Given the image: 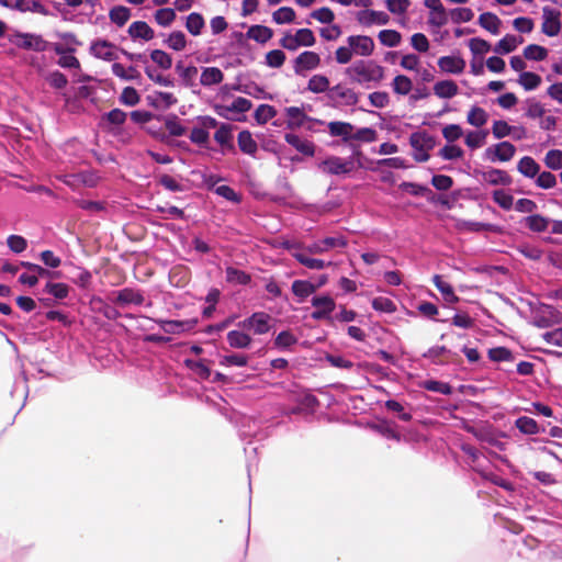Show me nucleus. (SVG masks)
<instances>
[{"label": "nucleus", "instance_id": "f257e3e1", "mask_svg": "<svg viewBox=\"0 0 562 562\" xmlns=\"http://www.w3.org/2000/svg\"><path fill=\"white\" fill-rule=\"evenodd\" d=\"M346 75L350 77L353 82H380L384 78V68L372 61L359 60L346 69Z\"/></svg>", "mask_w": 562, "mask_h": 562}, {"label": "nucleus", "instance_id": "f03ea898", "mask_svg": "<svg viewBox=\"0 0 562 562\" xmlns=\"http://www.w3.org/2000/svg\"><path fill=\"white\" fill-rule=\"evenodd\" d=\"M328 102L334 108L355 106L360 100V93L344 82H339L328 90Z\"/></svg>", "mask_w": 562, "mask_h": 562}, {"label": "nucleus", "instance_id": "7ed1b4c3", "mask_svg": "<svg viewBox=\"0 0 562 562\" xmlns=\"http://www.w3.org/2000/svg\"><path fill=\"white\" fill-rule=\"evenodd\" d=\"M321 56L312 50L301 53L293 61V69L296 75H304L305 71H311L319 67Z\"/></svg>", "mask_w": 562, "mask_h": 562}, {"label": "nucleus", "instance_id": "20e7f679", "mask_svg": "<svg viewBox=\"0 0 562 562\" xmlns=\"http://www.w3.org/2000/svg\"><path fill=\"white\" fill-rule=\"evenodd\" d=\"M322 171L329 175H346L353 170V162L337 156H331L319 164Z\"/></svg>", "mask_w": 562, "mask_h": 562}, {"label": "nucleus", "instance_id": "39448f33", "mask_svg": "<svg viewBox=\"0 0 562 562\" xmlns=\"http://www.w3.org/2000/svg\"><path fill=\"white\" fill-rule=\"evenodd\" d=\"M543 22L541 25L542 32L548 36H555L561 30V12L550 7L542 9Z\"/></svg>", "mask_w": 562, "mask_h": 562}, {"label": "nucleus", "instance_id": "423d86ee", "mask_svg": "<svg viewBox=\"0 0 562 562\" xmlns=\"http://www.w3.org/2000/svg\"><path fill=\"white\" fill-rule=\"evenodd\" d=\"M115 49V45L108 40L98 38L90 45V54L95 58L103 59L105 61H113L117 59Z\"/></svg>", "mask_w": 562, "mask_h": 562}, {"label": "nucleus", "instance_id": "0eeeda50", "mask_svg": "<svg viewBox=\"0 0 562 562\" xmlns=\"http://www.w3.org/2000/svg\"><path fill=\"white\" fill-rule=\"evenodd\" d=\"M113 294L115 297L112 299V302L122 307L130 304L142 305L145 302L143 292L133 288H124Z\"/></svg>", "mask_w": 562, "mask_h": 562}, {"label": "nucleus", "instance_id": "6e6552de", "mask_svg": "<svg viewBox=\"0 0 562 562\" xmlns=\"http://www.w3.org/2000/svg\"><path fill=\"white\" fill-rule=\"evenodd\" d=\"M312 305L315 307V311L311 316L315 321L327 318L336 307L334 299L329 295L314 296L312 299Z\"/></svg>", "mask_w": 562, "mask_h": 562}, {"label": "nucleus", "instance_id": "1a4fd4ad", "mask_svg": "<svg viewBox=\"0 0 562 562\" xmlns=\"http://www.w3.org/2000/svg\"><path fill=\"white\" fill-rule=\"evenodd\" d=\"M348 45L353 53L360 56H370L374 50V42L367 35H351L347 38Z\"/></svg>", "mask_w": 562, "mask_h": 562}, {"label": "nucleus", "instance_id": "9d476101", "mask_svg": "<svg viewBox=\"0 0 562 562\" xmlns=\"http://www.w3.org/2000/svg\"><path fill=\"white\" fill-rule=\"evenodd\" d=\"M271 319L270 315L258 312L254 313L250 317L246 318L241 325L245 328L252 329L255 334L262 335L269 331L270 325L269 321Z\"/></svg>", "mask_w": 562, "mask_h": 562}, {"label": "nucleus", "instance_id": "9b49d317", "mask_svg": "<svg viewBox=\"0 0 562 562\" xmlns=\"http://www.w3.org/2000/svg\"><path fill=\"white\" fill-rule=\"evenodd\" d=\"M515 153L516 147L506 140L486 149V155L492 161H509L514 157Z\"/></svg>", "mask_w": 562, "mask_h": 562}, {"label": "nucleus", "instance_id": "f8f14e48", "mask_svg": "<svg viewBox=\"0 0 562 562\" xmlns=\"http://www.w3.org/2000/svg\"><path fill=\"white\" fill-rule=\"evenodd\" d=\"M286 116V127L289 130H297L304 125L306 121H312L302 108L289 106L284 109Z\"/></svg>", "mask_w": 562, "mask_h": 562}, {"label": "nucleus", "instance_id": "ddd939ff", "mask_svg": "<svg viewBox=\"0 0 562 562\" xmlns=\"http://www.w3.org/2000/svg\"><path fill=\"white\" fill-rule=\"evenodd\" d=\"M357 20L366 26L372 24L385 25L389 23L390 16L383 11L362 10L358 12Z\"/></svg>", "mask_w": 562, "mask_h": 562}, {"label": "nucleus", "instance_id": "4468645a", "mask_svg": "<svg viewBox=\"0 0 562 562\" xmlns=\"http://www.w3.org/2000/svg\"><path fill=\"white\" fill-rule=\"evenodd\" d=\"M127 34L134 41H151L155 37V31L145 21H135L130 24Z\"/></svg>", "mask_w": 562, "mask_h": 562}, {"label": "nucleus", "instance_id": "2eb2a0df", "mask_svg": "<svg viewBox=\"0 0 562 562\" xmlns=\"http://www.w3.org/2000/svg\"><path fill=\"white\" fill-rule=\"evenodd\" d=\"M409 144L415 151H429L436 145L435 137L427 132H415L409 137Z\"/></svg>", "mask_w": 562, "mask_h": 562}, {"label": "nucleus", "instance_id": "dca6fc26", "mask_svg": "<svg viewBox=\"0 0 562 562\" xmlns=\"http://www.w3.org/2000/svg\"><path fill=\"white\" fill-rule=\"evenodd\" d=\"M438 67L448 74H461L465 68V60L460 56H442L438 59Z\"/></svg>", "mask_w": 562, "mask_h": 562}, {"label": "nucleus", "instance_id": "f3484780", "mask_svg": "<svg viewBox=\"0 0 562 562\" xmlns=\"http://www.w3.org/2000/svg\"><path fill=\"white\" fill-rule=\"evenodd\" d=\"M251 108L252 103L250 100L238 97L232 102L231 105H216L215 111L220 116L228 119L225 112L245 113L248 112Z\"/></svg>", "mask_w": 562, "mask_h": 562}, {"label": "nucleus", "instance_id": "a211bd4d", "mask_svg": "<svg viewBox=\"0 0 562 562\" xmlns=\"http://www.w3.org/2000/svg\"><path fill=\"white\" fill-rule=\"evenodd\" d=\"M284 139L301 154L305 156H314L315 145L312 142L302 139L299 135L292 133L285 134Z\"/></svg>", "mask_w": 562, "mask_h": 562}, {"label": "nucleus", "instance_id": "6ab92c4d", "mask_svg": "<svg viewBox=\"0 0 562 562\" xmlns=\"http://www.w3.org/2000/svg\"><path fill=\"white\" fill-rule=\"evenodd\" d=\"M353 130V125L349 122L333 121L328 123L329 134L341 137L344 142L351 140Z\"/></svg>", "mask_w": 562, "mask_h": 562}, {"label": "nucleus", "instance_id": "aec40b11", "mask_svg": "<svg viewBox=\"0 0 562 562\" xmlns=\"http://www.w3.org/2000/svg\"><path fill=\"white\" fill-rule=\"evenodd\" d=\"M434 93L440 99H451L459 93V88L451 79L441 80L435 83Z\"/></svg>", "mask_w": 562, "mask_h": 562}, {"label": "nucleus", "instance_id": "412c9836", "mask_svg": "<svg viewBox=\"0 0 562 562\" xmlns=\"http://www.w3.org/2000/svg\"><path fill=\"white\" fill-rule=\"evenodd\" d=\"M330 81L328 79V77H326L325 75H321V74H317V75H313L308 82H307V87L306 89L312 92V93H315V94H319V93H326V98L328 97V90H330Z\"/></svg>", "mask_w": 562, "mask_h": 562}, {"label": "nucleus", "instance_id": "4be33fe9", "mask_svg": "<svg viewBox=\"0 0 562 562\" xmlns=\"http://www.w3.org/2000/svg\"><path fill=\"white\" fill-rule=\"evenodd\" d=\"M483 180L493 186H509L513 182L512 177L504 170L490 169L482 175Z\"/></svg>", "mask_w": 562, "mask_h": 562}, {"label": "nucleus", "instance_id": "5701e85b", "mask_svg": "<svg viewBox=\"0 0 562 562\" xmlns=\"http://www.w3.org/2000/svg\"><path fill=\"white\" fill-rule=\"evenodd\" d=\"M524 42L522 37H516L515 35L507 34L494 47V52L501 55L509 54L514 52L518 44Z\"/></svg>", "mask_w": 562, "mask_h": 562}, {"label": "nucleus", "instance_id": "b1692460", "mask_svg": "<svg viewBox=\"0 0 562 562\" xmlns=\"http://www.w3.org/2000/svg\"><path fill=\"white\" fill-rule=\"evenodd\" d=\"M450 353V350L445 346H434L424 353V358L430 360L434 364H445L449 362Z\"/></svg>", "mask_w": 562, "mask_h": 562}, {"label": "nucleus", "instance_id": "393cba45", "mask_svg": "<svg viewBox=\"0 0 562 562\" xmlns=\"http://www.w3.org/2000/svg\"><path fill=\"white\" fill-rule=\"evenodd\" d=\"M158 323L167 334H179L192 329L196 321H158Z\"/></svg>", "mask_w": 562, "mask_h": 562}, {"label": "nucleus", "instance_id": "a878e982", "mask_svg": "<svg viewBox=\"0 0 562 562\" xmlns=\"http://www.w3.org/2000/svg\"><path fill=\"white\" fill-rule=\"evenodd\" d=\"M224 74L217 67H205L202 70L200 82L204 87L218 85L223 81Z\"/></svg>", "mask_w": 562, "mask_h": 562}, {"label": "nucleus", "instance_id": "bb28decb", "mask_svg": "<svg viewBox=\"0 0 562 562\" xmlns=\"http://www.w3.org/2000/svg\"><path fill=\"white\" fill-rule=\"evenodd\" d=\"M432 283L448 303L459 302V296L456 295L452 285L443 281L441 276H434Z\"/></svg>", "mask_w": 562, "mask_h": 562}, {"label": "nucleus", "instance_id": "cd10ccee", "mask_svg": "<svg viewBox=\"0 0 562 562\" xmlns=\"http://www.w3.org/2000/svg\"><path fill=\"white\" fill-rule=\"evenodd\" d=\"M246 36L250 40L256 41L257 43L263 44L272 38L273 31L268 26L257 24L251 25L248 29Z\"/></svg>", "mask_w": 562, "mask_h": 562}, {"label": "nucleus", "instance_id": "c85d7f7f", "mask_svg": "<svg viewBox=\"0 0 562 562\" xmlns=\"http://www.w3.org/2000/svg\"><path fill=\"white\" fill-rule=\"evenodd\" d=\"M479 24L484 30L497 35L499 33L502 21L496 14L492 12H484L479 16Z\"/></svg>", "mask_w": 562, "mask_h": 562}, {"label": "nucleus", "instance_id": "c756f323", "mask_svg": "<svg viewBox=\"0 0 562 562\" xmlns=\"http://www.w3.org/2000/svg\"><path fill=\"white\" fill-rule=\"evenodd\" d=\"M517 170L527 178H535L539 173L540 166L532 157L525 156L518 161Z\"/></svg>", "mask_w": 562, "mask_h": 562}, {"label": "nucleus", "instance_id": "7c9ffc66", "mask_svg": "<svg viewBox=\"0 0 562 562\" xmlns=\"http://www.w3.org/2000/svg\"><path fill=\"white\" fill-rule=\"evenodd\" d=\"M237 143L239 149L247 154L254 156L257 153L258 146L256 140L252 138V135L249 131H241L238 134Z\"/></svg>", "mask_w": 562, "mask_h": 562}, {"label": "nucleus", "instance_id": "2f4dec72", "mask_svg": "<svg viewBox=\"0 0 562 562\" xmlns=\"http://www.w3.org/2000/svg\"><path fill=\"white\" fill-rule=\"evenodd\" d=\"M131 18V9L124 5H115L109 11L110 21L119 27L124 26Z\"/></svg>", "mask_w": 562, "mask_h": 562}, {"label": "nucleus", "instance_id": "473e14b6", "mask_svg": "<svg viewBox=\"0 0 562 562\" xmlns=\"http://www.w3.org/2000/svg\"><path fill=\"white\" fill-rule=\"evenodd\" d=\"M227 341L232 348L244 349L250 346L251 337L239 330H231L227 334Z\"/></svg>", "mask_w": 562, "mask_h": 562}, {"label": "nucleus", "instance_id": "72a5a7b5", "mask_svg": "<svg viewBox=\"0 0 562 562\" xmlns=\"http://www.w3.org/2000/svg\"><path fill=\"white\" fill-rule=\"evenodd\" d=\"M293 257L303 266L313 270H321L326 266H330L331 262H325L324 260L311 258L306 251H300L293 254Z\"/></svg>", "mask_w": 562, "mask_h": 562}, {"label": "nucleus", "instance_id": "f704fd0d", "mask_svg": "<svg viewBox=\"0 0 562 562\" xmlns=\"http://www.w3.org/2000/svg\"><path fill=\"white\" fill-rule=\"evenodd\" d=\"M56 54L60 55L58 65L63 68H80V63L76 56L68 54L66 49L60 46H56ZM69 53H74L72 48L68 49Z\"/></svg>", "mask_w": 562, "mask_h": 562}, {"label": "nucleus", "instance_id": "c9c22d12", "mask_svg": "<svg viewBox=\"0 0 562 562\" xmlns=\"http://www.w3.org/2000/svg\"><path fill=\"white\" fill-rule=\"evenodd\" d=\"M225 273L228 283L246 285L251 281L249 273L234 267H227Z\"/></svg>", "mask_w": 562, "mask_h": 562}, {"label": "nucleus", "instance_id": "e433bc0d", "mask_svg": "<svg viewBox=\"0 0 562 562\" xmlns=\"http://www.w3.org/2000/svg\"><path fill=\"white\" fill-rule=\"evenodd\" d=\"M43 292L53 295L56 300H64L69 294V285L61 282L54 283L48 281L44 285Z\"/></svg>", "mask_w": 562, "mask_h": 562}, {"label": "nucleus", "instance_id": "4c0bfd02", "mask_svg": "<svg viewBox=\"0 0 562 562\" xmlns=\"http://www.w3.org/2000/svg\"><path fill=\"white\" fill-rule=\"evenodd\" d=\"M204 25L205 22L202 14L192 12L187 16L186 27L188 32L193 36L200 35Z\"/></svg>", "mask_w": 562, "mask_h": 562}, {"label": "nucleus", "instance_id": "58836bf2", "mask_svg": "<svg viewBox=\"0 0 562 562\" xmlns=\"http://www.w3.org/2000/svg\"><path fill=\"white\" fill-rule=\"evenodd\" d=\"M516 427L525 435H536L540 432L538 423L528 416H521L515 422Z\"/></svg>", "mask_w": 562, "mask_h": 562}, {"label": "nucleus", "instance_id": "ea45409f", "mask_svg": "<svg viewBox=\"0 0 562 562\" xmlns=\"http://www.w3.org/2000/svg\"><path fill=\"white\" fill-rule=\"evenodd\" d=\"M277 115V110L270 104H260L255 113L254 117L259 125H265Z\"/></svg>", "mask_w": 562, "mask_h": 562}, {"label": "nucleus", "instance_id": "a19ab883", "mask_svg": "<svg viewBox=\"0 0 562 562\" xmlns=\"http://www.w3.org/2000/svg\"><path fill=\"white\" fill-rule=\"evenodd\" d=\"M317 286L310 281L295 280L292 283V292L301 300L306 299L316 291Z\"/></svg>", "mask_w": 562, "mask_h": 562}, {"label": "nucleus", "instance_id": "79ce46f5", "mask_svg": "<svg viewBox=\"0 0 562 562\" xmlns=\"http://www.w3.org/2000/svg\"><path fill=\"white\" fill-rule=\"evenodd\" d=\"M234 90H237L241 93L248 94L254 98H268L272 99V95L266 94L265 89L260 86H258L256 82H248L244 85H237L234 87Z\"/></svg>", "mask_w": 562, "mask_h": 562}, {"label": "nucleus", "instance_id": "37998d69", "mask_svg": "<svg viewBox=\"0 0 562 562\" xmlns=\"http://www.w3.org/2000/svg\"><path fill=\"white\" fill-rule=\"evenodd\" d=\"M525 224L526 226L536 233H542L548 229L549 226V220L543 217L540 214H533L525 217Z\"/></svg>", "mask_w": 562, "mask_h": 562}, {"label": "nucleus", "instance_id": "c03bdc74", "mask_svg": "<svg viewBox=\"0 0 562 562\" xmlns=\"http://www.w3.org/2000/svg\"><path fill=\"white\" fill-rule=\"evenodd\" d=\"M165 127L171 136H182L187 130L182 126L180 119L176 114H169L165 117Z\"/></svg>", "mask_w": 562, "mask_h": 562}, {"label": "nucleus", "instance_id": "a18cd8bd", "mask_svg": "<svg viewBox=\"0 0 562 562\" xmlns=\"http://www.w3.org/2000/svg\"><path fill=\"white\" fill-rule=\"evenodd\" d=\"M378 37L381 44L387 47H396L402 40L401 33L395 30H382Z\"/></svg>", "mask_w": 562, "mask_h": 562}, {"label": "nucleus", "instance_id": "49530a36", "mask_svg": "<svg viewBox=\"0 0 562 562\" xmlns=\"http://www.w3.org/2000/svg\"><path fill=\"white\" fill-rule=\"evenodd\" d=\"M487 113L484 109L480 106H473L468 113V123L475 126L481 127L487 122Z\"/></svg>", "mask_w": 562, "mask_h": 562}, {"label": "nucleus", "instance_id": "de8ad7c7", "mask_svg": "<svg viewBox=\"0 0 562 562\" xmlns=\"http://www.w3.org/2000/svg\"><path fill=\"white\" fill-rule=\"evenodd\" d=\"M518 82L524 87L525 90L529 91L540 86L541 77L535 72L522 71L519 75Z\"/></svg>", "mask_w": 562, "mask_h": 562}, {"label": "nucleus", "instance_id": "09e8293b", "mask_svg": "<svg viewBox=\"0 0 562 562\" xmlns=\"http://www.w3.org/2000/svg\"><path fill=\"white\" fill-rule=\"evenodd\" d=\"M548 56V50L543 46L530 44L524 49V57L529 60L541 61Z\"/></svg>", "mask_w": 562, "mask_h": 562}, {"label": "nucleus", "instance_id": "8fccbe9b", "mask_svg": "<svg viewBox=\"0 0 562 562\" xmlns=\"http://www.w3.org/2000/svg\"><path fill=\"white\" fill-rule=\"evenodd\" d=\"M393 90L397 94L406 95L413 88L412 80L404 75H397L392 82Z\"/></svg>", "mask_w": 562, "mask_h": 562}, {"label": "nucleus", "instance_id": "3c124183", "mask_svg": "<svg viewBox=\"0 0 562 562\" xmlns=\"http://www.w3.org/2000/svg\"><path fill=\"white\" fill-rule=\"evenodd\" d=\"M166 44L173 50H183L187 46V38L184 33L181 31L171 32L166 40Z\"/></svg>", "mask_w": 562, "mask_h": 562}, {"label": "nucleus", "instance_id": "603ef678", "mask_svg": "<svg viewBox=\"0 0 562 562\" xmlns=\"http://www.w3.org/2000/svg\"><path fill=\"white\" fill-rule=\"evenodd\" d=\"M150 59L159 66L161 69H170L172 66V58L171 56L161 49H154L150 53Z\"/></svg>", "mask_w": 562, "mask_h": 562}, {"label": "nucleus", "instance_id": "864d4df0", "mask_svg": "<svg viewBox=\"0 0 562 562\" xmlns=\"http://www.w3.org/2000/svg\"><path fill=\"white\" fill-rule=\"evenodd\" d=\"M214 139L222 146L233 148L232 144V126L222 124L214 134Z\"/></svg>", "mask_w": 562, "mask_h": 562}, {"label": "nucleus", "instance_id": "5fc2aeb1", "mask_svg": "<svg viewBox=\"0 0 562 562\" xmlns=\"http://www.w3.org/2000/svg\"><path fill=\"white\" fill-rule=\"evenodd\" d=\"M155 21L161 26H169L176 20V12L171 8L158 9L155 12Z\"/></svg>", "mask_w": 562, "mask_h": 562}, {"label": "nucleus", "instance_id": "6e6d98bb", "mask_svg": "<svg viewBox=\"0 0 562 562\" xmlns=\"http://www.w3.org/2000/svg\"><path fill=\"white\" fill-rule=\"evenodd\" d=\"M272 19L277 24L291 23L295 19V12L290 7H281L273 12Z\"/></svg>", "mask_w": 562, "mask_h": 562}, {"label": "nucleus", "instance_id": "4d7b16f0", "mask_svg": "<svg viewBox=\"0 0 562 562\" xmlns=\"http://www.w3.org/2000/svg\"><path fill=\"white\" fill-rule=\"evenodd\" d=\"M372 307L378 312L389 314H392L396 311L395 303L391 299L384 296L374 297L372 300Z\"/></svg>", "mask_w": 562, "mask_h": 562}, {"label": "nucleus", "instance_id": "13d9d810", "mask_svg": "<svg viewBox=\"0 0 562 562\" xmlns=\"http://www.w3.org/2000/svg\"><path fill=\"white\" fill-rule=\"evenodd\" d=\"M351 139L361 143H373L378 139V133L371 127H362L357 130L356 133L352 132Z\"/></svg>", "mask_w": 562, "mask_h": 562}, {"label": "nucleus", "instance_id": "bf43d9fd", "mask_svg": "<svg viewBox=\"0 0 562 562\" xmlns=\"http://www.w3.org/2000/svg\"><path fill=\"white\" fill-rule=\"evenodd\" d=\"M102 122H106L110 125H122L126 121V113L121 109H113L105 113L101 117Z\"/></svg>", "mask_w": 562, "mask_h": 562}, {"label": "nucleus", "instance_id": "052dcab7", "mask_svg": "<svg viewBox=\"0 0 562 562\" xmlns=\"http://www.w3.org/2000/svg\"><path fill=\"white\" fill-rule=\"evenodd\" d=\"M285 54L281 49H272L266 54V64L271 68H280L285 61Z\"/></svg>", "mask_w": 562, "mask_h": 562}, {"label": "nucleus", "instance_id": "680f3d73", "mask_svg": "<svg viewBox=\"0 0 562 562\" xmlns=\"http://www.w3.org/2000/svg\"><path fill=\"white\" fill-rule=\"evenodd\" d=\"M493 201L504 210H510L514 205V198L504 190H495L493 192Z\"/></svg>", "mask_w": 562, "mask_h": 562}, {"label": "nucleus", "instance_id": "e2e57ef3", "mask_svg": "<svg viewBox=\"0 0 562 562\" xmlns=\"http://www.w3.org/2000/svg\"><path fill=\"white\" fill-rule=\"evenodd\" d=\"M544 164L548 168L559 170L562 168V150L551 149L546 154Z\"/></svg>", "mask_w": 562, "mask_h": 562}, {"label": "nucleus", "instance_id": "0e129e2a", "mask_svg": "<svg viewBox=\"0 0 562 562\" xmlns=\"http://www.w3.org/2000/svg\"><path fill=\"white\" fill-rule=\"evenodd\" d=\"M40 260L43 263V267H47L50 269H57L61 265V259L59 256L55 255L52 250H43L38 255Z\"/></svg>", "mask_w": 562, "mask_h": 562}, {"label": "nucleus", "instance_id": "69168bd1", "mask_svg": "<svg viewBox=\"0 0 562 562\" xmlns=\"http://www.w3.org/2000/svg\"><path fill=\"white\" fill-rule=\"evenodd\" d=\"M488 357L492 361H512L513 352L506 347H496L488 350Z\"/></svg>", "mask_w": 562, "mask_h": 562}, {"label": "nucleus", "instance_id": "338daca9", "mask_svg": "<svg viewBox=\"0 0 562 562\" xmlns=\"http://www.w3.org/2000/svg\"><path fill=\"white\" fill-rule=\"evenodd\" d=\"M184 364L202 379H209L211 375L210 368L206 367L202 361L187 359L184 360Z\"/></svg>", "mask_w": 562, "mask_h": 562}, {"label": "nucleus", "instance_id": "774afa93", "mask_svg": "<svg viewBox=\"0 0 562 562\" xmlns=\"http://www.w3.org/2000/svg\"><path fill=\"white\" fill-rule=\"evenodd\" d=\"M120 102L130 106H134L139 102V95L135 88L126 87L120 95Z\"/></svg>", "mask_w": 562, "mask_h": 562}]
</instances>
